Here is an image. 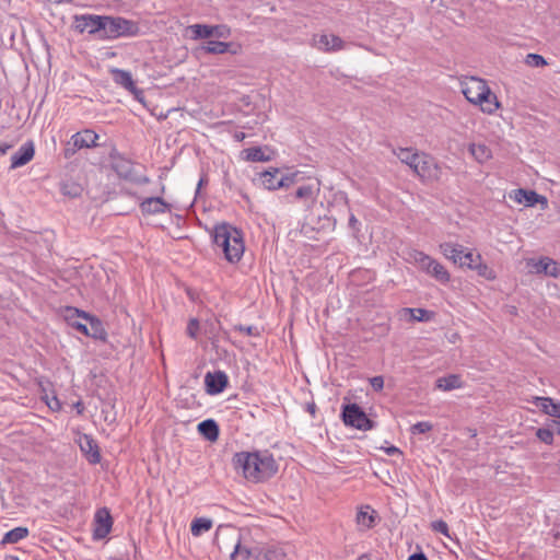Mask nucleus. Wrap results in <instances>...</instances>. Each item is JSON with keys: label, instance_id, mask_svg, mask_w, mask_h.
<instances>
[{"label": "nucleus", "instance_id": "38", "mask_svg": "<svg viewBox=\"0 0 560 560\" xmlns=\"http://www.w3.org/2000/svg\"><path fill=\"white\" fill-rule=\"evenodd\" d=\"M405 311L410 313L417 322H429L432 317V312L424 308H405Z\"/></svg>", "mask_w": 560, "mask_h": 560}, {"label": "nucleus", "instance_id": "42", "mask_svg": "<svg viewBox=\"0 0 560 560\" xmlns=\"http://www.w3.org/2000/svg\"><path fill=\"white\" fill-rule=\"evenodd\" d=\"M536 436L545 444L551 445L553 442V431L548 428H539Z\"/></svg>", "mask_w": 560, "mask_h": 560}, {"label": "nucleus", "instance_id": "8", "mask_svg": "<svg viewBox=\"0 0 560 560\" xmlns=\"http://www.w3.org/2000/svg\"><path fill=\"white\" fill-rule=\"evenodd\" d=\"M412 171L422 180H436L439 179L440 170L435 160L425 153H421L417 159L416 164L412 165Z\"/></svg>", "mask_w": 560, "mask_h": 560}, {"label": "nucleus", "instance_id": "16", "mask_svg": "<svg viewBox=\"0 0 560 560\" xmlns=\"http://www.w3.org/2000/svg\"><path fill=\"white\" fill-rule=\"evenodd\" d=\"M82 318L88 323L89 335H86V337L103 342L107 340V331L103 322L97 316L90 313H82Z\"/></svg>", "mask_w": 560, "mask_h": 560}, {"label": "nucleus", "instance_id": "44", "mask_svg": "<svg viewBox=\"0 0 560 560\" xmlns=\"http://www.w3.org/2000/svg\"><path fill=\"white\" fill-rule=\"evenodd\" d=\"M431 527L434 532L440 533L447 538H451L448 525L443 520L432 522Z\"/></svg>", "mask_w": 560, "mask_h": 560}, {"label": "nucleus", "instance_id": "64", "mask_svg": "<svg viewBox=\"0 0 560 560\" xmlns=\"http://www.w3.org/2000/svg\"><path fill=\"white\" fill-rule=\"evenodd\" d=\"M358 560H372V558L369 555L364 553L361 555Z\"/></svg>", "mask_w": 560, "mask_h": 560}, {"label": "nucleus", "instance_id": "15", "mask_svg": "<svg viewBox=\"0 0 560 560\" xmlns=\"http://www.w3.org/2000/svg\"><path fill=\"white\" fill-rule=\"evenodd\" d=\"M320 191V183L318 180H313L307 184H303L299 186L295 191L288 196V198H292V200H301L305 203L313 202Z\"/></svg>", "mask_w": 560, "mask_h": 560}, {"label": "nucleus", "instance_id": "18", "mask_svg": "<svg viewBox=\"0 0 560 560\" xmlns=\"http://www.w3.org/2000/svg\"><path fill=\"white\" fill-rule=\"evenodd\" d=\"M35 154V148L32 141L23 143L11 156V168H18L27 164Z\"/></svg>", "mask_w": 560, "mask_h": 560}, {"label": "nucleus", "instance_id": "41", "mask_svg": "<svg viewBox=\"0 0 560 560\" xmlns=\"http://www.w3.org/2000/svg\"><path fill=\"white\" fill-rule=\"evenodd\" d=\"M200 324L197 318H190L187 324L186 334L189 338L196 340L199 335Z\"/></svg>", "mask_w": 560, "mask_h": 560}, {"label": "nucleus", "instance_id": "1", "mask_svg": "<svg viewBox=\"0 0 560 560\" xmlns=\"http://www.w3.org/2000/svg\"><path fill=\"white\" fill-rule=\"evenodd\" d=\"M233 465L241 469L243 476L253 482L272 478L278 471V464L268 451L238 452L233 456Z\"/></svg>", "mask_w": 560, "mask_h": 560}, {"label": "nucleus", "instance_id": "50", "mask_svg": "<svg viewBox=\"0 0 560 560\" xmlns=\"http://www.w3.org/2000/svg\"><path fill=\"white\" fill-rule=\"evenodd\" d=\"M545 400H551L550 397H535V400H534V404L536 405V407H538L544 413H548L549 412V408H550V405L548 404V401H545Z\"/></svg>", "mask_w": 560, "mask_h": 560}, {"label": "nucleus", "instance_id": "40", "mask_svg": "<svg viewBox=\"0 0 560 560\" xmlns=\"http://www.w3.org/2000/svg\"><path fill=\"white\" fill-rule=\"evenodd\" d=\"M477 264L478 259L476 258V255L471 250L466 253L464 252L459 267H467L474 270Z\"/></svg>", "mask_w": 560, "mask_h": 560}, {"label": "nucleus", "instance_id": "13", "mask_svg": "<svg viewBox=\"0 0 560 560\" xmlns=\"http://www.w3.org/2000/svg\"><path fill=\"white\" fill-rule=\"evenodd\" d=\"M79 446L86 456L90 464L96 465L101 462L102 456L97 442L90 434H82L79 439Z\"/></svg>", "mask_w": 560, "mask_h": 560}, {"label": "nucleus", "instance_id": "46", "mask_svg": "<svg viewBox=\"0 0 560 560\" xmlns=\"http://www.w3.org/2000/svg\"><path fill=\"white\" fill-rule=\"evenodd\" d=\"M343 199H345V207L348 209V211H350L348 198L345 197ZM348 225H349V228L353 232H359L360 231L361 223H360V221L355 218V215L352 212H349Z\"/></svg>", "mask_w": 560, "mask_h": 560}, {"label": "nucleus", "instance_id": "36", "mask_svg": "<svg viewBox=\"0 0 560 560\" xmlns=\"http://www.w3.org/2000/svg\"><path fill=\"white\" fill-rule=\"evenodd\" d=\"M82 313H86L85 311L79 310L73 306H67L65 310V319L69 326L72 328L75 327V324H80V318H82Z\"/></svg>", "mask_w": 560, "mask_h": 560}, {"label": "nucleus", "instance_id": "51", "mask_svg": "<svg viewBox=\"0 0 560 560\" xmlns=\"http://www.w3.org/2000/svg\"><path fill=\"white\" fill-rule=\"evenodd\" d=\"M415 262L419 265V267L422 269L425 265L427 260L429 259V255L424 254L423 252L415 250L411 255Z\"/></svg>", "mask_w": 560, "mask_h": 560}, {"label": "nucleus", "instance_id": "54", "mask_svg": "<svg viewBox=\"0 0 560 560\" xmlns=\"http://www.w3.org/2000/svg\"><path fill=\"white\" fill-rule=\"evenodd\" d=\"M370 384L375 392H381L384 388V378L381 375L371 377Z\"/></svg>", "mask_w": 560, "mask_h": 560}, {"label": "nucleus", "instance_id": "2", "mask_svg": "<svg viewBox=\"0 0 560 560\" xmlns=\"http://www.w3.org/2000/svg\"><path fill=\"white\" fill-rule=\"evenodd\" d=\"M213 243L222 248L225 259L231 264L241 260L245 245L241 230L229 223L217 225L213 231Z\"/></svg>", "mask_w": 560, "mask_h": 560}, {"label": "nucleus", "instance_id": "22", "mask_svg": "<svg viewBox=\"0 0 560 560\" xmlns=\"http://www.w3.org/2000/svg\"><path fill=\"white\" fill-rule=\"evenodd\" d=\"M197 431L209 442H215L220 435V428L214 419H206L199 422Z\"/></svg>", "mask_w": 560, "mask_h": 560}, {"label": "nucleus", "instance_id": "4", "mask_svg": "<svg viewBox=\"0 0 560 560\" xmlns=\"http://www.w3.org/2000/svg\"><path fill=\"white\" fill-rule=\"evenodd\" d=\"M340 418L346 427L360 431L376 428V422L370 419L363 408L355 402L342 404Z\"/></svg>", "mask_w": 560, "mask_h": 560}, {"label": "nucleus", "instance_id": "63", "mask_svg": "<svg viewBox=\"0 0 560 560\" xmlns=\"http://www.w3.org/2000/svg\"><path fill=\"white\" fill-rule=\"evenodd\" d=\"M552 422H553V424H555V427H556V431H557V433H558V434H560V421H556V420H553Z\"/></svg>", "mask_w": 560, "mask_h": 560}, {"label": "nucleus", "instance_id": "9", "mask_svg": "<svg viewBox=\"0 0 560 560\" xmlns=\"http://www.w3.org/2000/svg\"><path fill=\"white\" fill-rule=\"evenodd\" d=\"M463 94L466 100L477 105L478 102L485 101L486 97H491V90L486 81L478 78H471L468 83L463 88Z\"/></svg>", "mask_w": 560, "mask_h": 560}, {"label": "nucleus", "instance_id": "11", "mask_svg": "<svg viewBox=\"0 0 560 560\" xmlns=\"http://www.w3.org/2000/svg\"><path fill=\"white\" fill-rule=\"evenodd\" d=\"M509 198L518 205H524L525 207H534L537 203H541L545 208L548 203L545 196L537 194L535 190L524 188L513 189L509 194Z\"/></svg>", "mask_w": 560, "mask_h": 560}, {"label": "nucleus", "instance_id": "7", "mask_svg": "<svg viewBox=\"0 0 560 560\" xmlns=\"http://www.w3.org/2000/svg\"><path fill=\"white\" fill-rule=\"evenodd\" d=\"M109 164L119 178L137 184H144L149 182L148 177L141 178L136 176L133 173V162L119 153L116 149H113L109 153Z\"/></svg>", "mask_w": 560, "mask_h": 560}, {"label": "nucleus", "instance_id": "52", "mask_svg": "<svg viewBox=\"0 0 560 560\" xmlns=\"http://www.w3.org/2000/svg\"><path fill=\"white\" fill-rule=\"evenodd\" d=\"M547 401L550 405L549 412L547 415L560 419V402L552 398Z\"/></svg>", "mask_w": 560, "mask_h": 560}, {"label": "nucleus", "instance_id": "62", "mask_svg": "<svg viewBox=\"0 0 560 560\" xmlns=\"http://www.w3.org/2000/svg\"><path fill=\"white\" fill-rule=\"evenodd\" d=\"M10 148L8 143H0V156L4 155Z\"/></svg>", "mask_w": 560, "mask_h": 560}, {"label": "nucleus", "instance_id": "12", "mask_svg": "<svg viewBox=\"0 0 560 560\" xmlns=\"http://www.w3.org/2000/svg\"><path fill=\"white\" fill-rule=\"evenodd\" d=\"M229 385V377L224 371L218 370L208 372L205 375V388L209 395H219L224 392Z\"/></svg>", "mask_w": 560, "mask_h": 560}, {"label": "nucleus", "instance_id": "20", "mask_svg": "<svg viewBox=\"0 0 560 560\" xmlns=\"http://www.w3.org/2000/svg\"><path fill=\"white\" fill-rule=\"evenodd\" d=\"M422 270L431 275L441 283H447L451 280L450 272L446 268L432 257H429Z\"/></svg>", "mask_w": 560, "mask_h": 560}, {"label": "nucleus", "instance_id": "6", "mask_svg": "<svg viewBox=\"0 0 560 560\" xmlns=\"http://www.w3.org/2000/svg\"><path fill=\"white\" fill-rule=\"evenodd\" d=\"M106 15L96 14H77L73 16V28L83 34L88 32L96 39L104 40Z\"/></svg>", "mask_w": 560, "mask_h": 560}, {"label": "nucleus", "instance_id": "47", "mask_svg": "<svg viewBox=\"0 0 560 560\" xmlns=\"http://www.w3.org/2000/svg\"><path fill=\"white\" fill-rule=\"evenodd\" d=\"M77 143H74V140L72 139V137L70 138L69 141H67L65 148H63V151H62V154H63V158L69 160L71 159L80 149L75 147Z\"/></svg>", "mask_w": 560, "mask_h": 560}, {"label": "nucleus", "instance_id": "58", "mask_svg": "<svg viewBox=\"0 0 560 560\" xmlns=\"http://www.w3.org/2000/svg\"><path fill=\"white\" fill-rule=\"evenodd\" d=\"M408 560H428L423 551L415 552L408 557Z\"/></svg>", "mask_w": 560, "mask_h": 560}, {"label": "nucleus", "instance_id": "14", "mask_svg": "<svg viewBox=\"0 0 560 560\" xmlns=\"http://www.w3.org/2000/svg\"><path fill=\"white\" fill-rule=\"evenodd\" d=\"M139 207L144 215L162 214L171 211V205L162 197H148L140 202Z\"/></svg>", "mask_w": 560, "mask_h": 560}, {"label": "nucleus", "instance_id": "35", "mask_svg": "<svg viewBox=\"0 0 560 560\" xmlns=\"http://www.w3.org/2000/svg\"><path fill=\"white\" fill-rule=\"evenodd\" d=\"M476 258L478 259L477 266H475V269L478 273V276L487 279V280H493L495 279V272L492 268H490L487 264L482 261V257L480 254H476Z\"/></svg>", "mask_w": 560, "mask_h": 560}, {"label": "nucleus", "instance_id": "37", "mask_svg": "<svg viewBox=\"0 0 560 560\" xmlns=\"http://www.w3.org/2000/svg\"><path fill=\"white\" fill-rule=\"evenodd\" d=\"M477 105H479L481 110L486 114H493L500 107L497 95L492 92L491 97H486L485 101L478 102Z\"/></svg>", "mask_w": 560, "mask_h": 560}, {"label": "nucleus", "instance_id": "45", "mask_svg": "<svg viewBox=\"0 0 560 560\" xmlns=\"http://www.w3.org/2000/svg\"><path fill=\"white\" fill-rule=\"evenodd\" d=\"M234 330H237L246 336L257 337L260 335L258 328L253 325L245 326V325L238 324V325L234 326Z\"/></svg>", "mask_w": 560, "mask_h": 560}, {"label": "nucleus", "instance_id": "31", "mask_svg": "<svg viewBox=\"0 0 560 560\" xmlns=\"http://www.w3.org/2000/svg\"><path fill=\"white\" fill-rule=\"evenodd\" d=\"M212 521L207 517H197L190 524L191 535L195 537L200 536L202 533L208 532L212 528Z\"/></svg>", "mask_w": 560, "mask_h": 560}, {"label": "nucleus", "instance_id": "48", "mask_svg": "<svg viewBox=\"0 0 560 560\" xmlns=\"http://www.w3.org/2000/svg\"><path fill=\"white\" fill-rule=\"evenodd\" d=\"M230 36V28L226 25H212V37L226 38Z\"/></svg>", "mask_w": 560, "mask_h": 560}, {"label": "nucleus", "instance_id": "26", "mask_svg": "<svg viewBox=\"0 0 560 560\" xmlns=\"http://www.w3.org/2000/svg\"><path fill=\"white\" fill-rule=\"evenodd\" d=\"M113 80L116 84L120 85L127 91L135 90V81L132 79V75L129 71L124 69H113L112 70Z\"/></svg>", "mask_w": 560, "mask_h": 560}, {"label": "nucleus", "instance_id": "43", "mask_svg": "<svg viewBox=\"0 0 560 560\" xmlns=\"http://www.w3.org/2000/svg\"><path fill=\"white\" fill-rule=\"evenodd\" d=\"M526 63L530 67L538 68V67L546 66L547 61L545 60V58L541 55L532 52L526 56Z\"/></svg>", "mask_w": 560, "mask_h": 560}, {"label": "nucleus", "instance_id": "49", "mask_svg": "<svg viewBox=\"0 0 560 560\" xmlns=\"http://www.w3.org/2000/svg\"><path fill=\"white\" fill-rule=\"evenodd\" d=\"M343 47V40L337 35H329V46L328 51L340 50Z\"/></svg>", "mask_w": 560, "mask_h": 560}, {"label": "nucleus", "instance_id": "25", "mask_svg": "<svg viewBox=\"0 0 560 560\" xmlns=\"http://www.w3.org/2000/svg\"><path fill=\"white\" fill-rule=\"evenodd\" d=\"M30 535V529L24 526L14 527L13 529L7 532L1 541L0 545L7 546L12 544H18L21 540L25 539Z\"/></svg>", "mask_w": 560, "mask_h": 560}, {"label": "nucleus", "instance_id": "24", "mask_svg": "<svg viewBox=\"0 0 560 560\" xmlns=\"http://www.w3.org/2000/svg\"><path fill=\"white\" fill-rule=\"evenodd\" d=\"M442 254L454 264L459 265L464 254V246L460 244L445 242L440 245Z\"/></svg>", "mask_w": 560, "mask_h": 560}, {"label": "nucleus", "instance_id": "29", "mask_svg": "<svg viewBox=\"0 0 560 560\" xmlns=\"http://www.w3.org/2000/svg\"><path fill=\"white\" fill-rule=\"evenodd\" d=\"M462 387L460 376L457 374H450L436 380V388L442 390H452Z\"/></svg>", "mask_w": 560, "mask_h": 560}, {"label": "nucleus", "instance_id": "19", "mask_svg": "<svg viewBox=\"0 0 560 560\" xmlns=\"http://www.w3.org/2000/svg\"><path fill=\"white\" fill-rule=\"evenodd\" d=\"M528 265L535 268L536 273H544L552 278H558L560 275L557 261L549 257H541L538 260L532 259Z\"/></svg>", "mask_w": 560, "mask_h": 560}, {"label": "nucleus", "instance_id": "27", "mask_svg": "<svg viewBox=\"0 0 560 560\" xmlns=\"http://www.w3.org/2000/svg\"><path fill=\"white\" fill-rule=\"evenodd\" d=\"M376 516V511L366 505L364 509H360L357 513V523L358 525L369 529L374 527Z\"/></svg>", "mask_w": 560, "mask_h": 560}, {"label": "nucleus", "instance_id": "33", "mask_svg": "<svg viewBox=\"0 0 560 560\" xmlns=\"http://www.w3.org/2000/svg\"><path fill=\"white\" fill-rule=\"evenodd\" d=\"M60 190L65 196L77 198L81 196L83 188L80 184L73 180H65L61 183Z\"/></svg>", "mask_w": 560, "mask_h": 560}, {"label": "nucleus", "instance_id": "60", "mask_svg": "<svg viewBox=\"0 0 560 560\" xmlns=\"http://www.w3.org/2000/svg\"><path fill=\"white\" fill-rule=\"evenodd\" d=\"M73 407L75 408L78 415H82L85 410L84 404L81 400L74 402Z\"/></svg>", "mask_w": 560, "mask_h": 560}, {"label": "nucleus", "instance_id": "59", "mask_svg": "<svg viewBox=\"0 0 560 560\" xmlns=\"http://www.w3.org/2000/svg\"><path fill=\"white\" fill-rule=\"evenodd\" d=\"M305 410L310 412L312 417H315L317 410L316 404L314 401L307 402L305 406Z\"/></svg>", "mask_w": 560, "mask_h": 560}, {"label": "nucleus", "instance_id": "17", "mask_svg": "<svg viewBox=\"0 0 560 560\" xmlns=\"http://www.w3.org/2000/svg\"><path fill=\"white\" fill-rule=\"evenodd\" d=\"M202 49L207 54L211 55H223V54H231V55H237L241 50V46L235 43H226V42H220V40H208L203 46Z\"/></svg>", "mask_w": 560, "mask_h": 560}, {"label": "nucleus", "instance_id": "57", "mask_svg": "<svg viewBox=\"0 0 560 560\" xmlns=\"http://www.w3.org/2000/svg\"><path fill=\"white\" fill-rule=\"evenodd\" d=\"M385 453H386L387 455H389V456H394V455H401V454H402V452H401L398 447H396V446H394V445H392V446H389V447L385 448Z\"/></svg>", "mask_w": 560, "mask_h": 560}, {"label": "nucleus", "instance_id": "56", "mask_svg": "<svg viewBox=\"0 0 560 560\" xmlns=\"http://www.w3.org/2000/svg\"><path fill=\"white\" fill-rule=\"evenodd\" d=\"M73 329H75L77 331L81 332L84 336L89 335V332H88V323H82L81 322L80 324H75V327Z\"/></svg>", "mask_w": 560, "mask_h": 560}, {"label": "nucleus", "instance_id": "28", "mask_svg": "<svg viewBox=\"0 0 560 560\" xmlns=\"http://www.w3.org/2000/svg\"><path fill=\"white\" fill-rule=\"evenodd\" d=\"M468 150L478 163H485L492 158L491 149L485 143H471Z\"/></svg>", "mask_w": 560, "mask_h": 560}, {"label": "nucleus", "instance_id": "21", "mask_svg": "<svg viewBox=\"0 0 560 560\" xmlns=\"http://www.w3.org/2000/svg\"><path fill=\"white\" fill-rule=\"evenodd\" d=\"M98 138L100 136L91 129H84L72 135L74 143H77L75 147L79 148L80 150L98 147Z\"/></svg>", "mask_w": 560, "mask_h": 560}, {"label": "nucleus", "instance_id": "3", "mask_svg": "<svg viewBox=\"0 0 560 560\" xmlns=\"http://www.w3.org/2000/svg\"><path fill=\"white\" fill-rule=\"evenodd\" d=\"M104 40L140 35L139 23L122 16L106 15Z\"/></svg>", "mask_w": 560, "mask_h": 560}, {"label": "nucleus", "instance_id": "61", "mask_svg": "<svg viewBox=\"0 0 560 560\" xmlns=\"http://www.w3.org/2000/svg\"><path fill=\"white\" fill-rule=\"evenodd\" d=\"M245 138H246V135H245V132H243V131H235V132L233 133V139H234L236 142H242Z\"/></svg>", "mask_w": 560, "mask_h": 560}, {"label": "nucleus", "instance_id": "5", "mask_svg": "<svg viewBox=\"0 0 560 560\" xmlns=\"http://www.w3.org/2000/svg\"><path fill=\"white\" fill-rule=\"evenodd\" d=\"M302 179L303 176L300 172L283 174L279 168H271L259 174L261 185L269 190L289 188Z\"/></svg>", "mask_w": 560, "mask_h": 560}, {"label": "nucleus", "instance_id": "55", "mask_svg": "<svg viewBox=\"0 0 560 560\" xmlns=\"http://www.w3.org/2000/svg\"><path fill=\"white\" fill-rule=\"evenodd\" d=\"M130 94H132V96L135 97V100H137L138 102H143L144 100V92L143 90L139 89L136 84H135V90L132 91H128Z\"/></svg>", "mask_w": 560, "mask_h": 560}, {"label": "nucleus", "instance_id": "30", "mask_svg": "<svg viewBox=\"0 0 560 560\" xmlns=\"http://www.w3.org/2000/svg\"><path fill=\"white\" fill-rule=\"evenodd\" d=\"M394 154L405 164H407L411 170L412 165L416 164L417 159L421 153L413 151L411 148H398L393 151Z\"/></svg>", "mask_w": 560, "mask_h": 560}, {"label": "nucleus", "instance_id": "23", "mask_svg": "<svg viewBox=\"0 0 560 560\" xmlns=\"http://www.w3.org/2000/svg\"><path fill=\"white\" fill-rule=\"evenodd\" d=\"M287 553L279 545H270L259 550L254 560H285Z\"/></svg>", "mask_w": 560, "mask_h": 560}, {"label": "nucleus", "instance_id": "32", "mask_svg": "<svg viewBox=\"0 0 560 560\" xmlns=\"http://www.w3.org/2000/svg\"><path fill=\"white\" fill-rule=\"evenodd\" d=\"M194 39H203L212 37V25L192 24L188 26Z\"/></svg>", "mask_w": 560, "mask_h": 560}, {"label": "nucleus", "instance_id": "53", "mask_svg": "<svg viewBox=\"0 0 560 560\" xmlns=\"http://www.w3.org/2000/svg\"><path fill=\"white\" fill-rule=\"evenodd\" d=\"M315 44L319 49L328 51L329 46V35L322 34L317 38H315Z\"/></svg>", "mask_w": 560, "mask_h": 560}, {"label": "nucleus", "instance_id": "10", "mask_svg": "<svg viewBox=\"0 0 560 560\" xmlns=\"http://www.w3.org/2000/svg\"><path fill=\"white\" fill-rule=\"evenodd\" d=\"M113 517L107 508L98 509L93 521V539H104L112 530Z\"/></svg>", "mask_w": 560, "mask_h": 560}, {"label": "nucleus", "instance_id": "39", "mask_svg": "<svg viewBox=\"0 0 560 560\" xmlns=\"http://www.w3.org/2000/svg\"><path fill=\"white\" fill-rule=\"evenodd\" d=\"M433 429V424L429 421H419L410 427V433L424 434Z\"/></svg>", "mask_w": 560, "mask_h": 560}, {"label": "nucleus", "instance_id": "34", "mask_svg": "<svg viewBox=\"0 0 560 560\" xmlns=\"http://www.w3.org/2000/svg\"><path fill=\"white\" fill-rule=\"evenodd\" d=\"M246 155L245 159L250 162H267L270 160L260 147H252L243 151Z\"/></svg>", "mask_w": 560, "mask_h": 560}]
</instances>
